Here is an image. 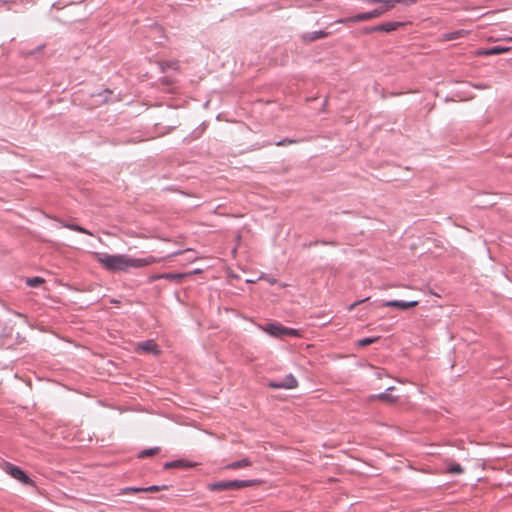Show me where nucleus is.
<instances>
[{
    "mask_svg": "<svg viewBox=\"0 0 512 512\" xmlns=\"http://www.w3.org/2000/svg\"><path fill=\"white\" fill-rule=\"evenodd\" d=\"M97 261L108 271L121 272L128 271L130 268L145 267L157 263L160 260L153 256L147 258H132L123 254H98Z\"/></svg>",
    "mask_w": 512,
    "mask_h": 512,
    "instance_id": "1",
    "label": "nucleus"
},
{
    "mask_svg": "<svg viewBox=\"0 0 512 512\" xmlns=\"http://www.w3.org/2000/svg\"><path fill=\"white\" fill-rule=\"evenodd\" d=\"M257 480H231V481H220L211 483L208 485L210 491H225V490H237L245 487H251L258 485Z\"/></svg>",
    "mask_w": 512,
    "mask_h": 512,
    "instance_id": "2",
    "label": "nucleus"
},
{
    "mask_svg": "<svg viewBox=\"0 0 512 512\" xmlns=\"http://www.w3.org/2000/svg\"><path fill=\"white\" fill-rule=\"evenodd\" d=\"M265 332L273 337H283V336H297V330L286 328L280 324H267L261 327Z\"/></svg>",
    "mask_w": 512,
    "mask_h": 512,
    "instance_id": "3",
    "label": "nucleus"
},
{
    "mask_svg": "<svg viewBox=\"0 0 512 512\" xmlns=\"http://www.w3.org/2000/svg\"><path fill=\"white\" fill-rule=\"evenodd\" d=\"M5 471L11 475L14 479L22 482L23 484L32 485L33 481L25 474L23 470L19 467L14 466L10 463H7L5 466Z\"/></svg>",
    "mask_w": 512,
    "mask_h": 512,
    "instance_id": "4",
    "label": "nucleus"
},
{
    "mask_svg": "<svg viewBox=\"0 0 512 512\" xmlns=\"http://www.w3.org/2000/svg\"><path fill=\"white\" fill-rule=\"evenodd\" d=\"M381 15H383V10H381L380 7H378L372 11L359 13L352 17H349L347 19V22H353V23L363 22V21L374 19V18H378Z\"/></svg>",
    "mask_w": 512,
    "mask_h": 512,
    "instance_id": "5",
    "label": "nucleus"
},
{
    "mask_svg": "<svg viewBox=\"0 0 512 512\" xmlns=\"http://www.w3.org/2000/svg\"><path fill=\"white\" fill-rule=\"evenodd\" d=\"M404 25H405L404 22L389 21V22H384V23L369 27V31L390 33L392 31H396L398 28H400Z\"/></svg>",
    "mask_w": 512,
    "mask_h": 512,
    "instance_id": "6",
    "label": "nucleus"
},
{
    "mask_svg": "<svg viewBox=\"0 0 512 512\" xmlns=\"http://www.w3.org/2000/svg\"><path fill=\"white\" fill-rule=\"evenodd\" d=\"M418 305L417 300L413 301H403V300H389L383 303L384 307L397 308L400 310H407L409 308L415 307Z\"/></svg>",
    "mask_w": 512,
    "mask_h": 512,
    "instance_id": "7",
    "label": "nucleus"
},
{
    "mask_svg": "<svg viewBox=\"0 0 512 512\" xmlns=\"http://www.w3.org/2000/svg\"><path fill=\"white\" fill-rule=\"evenodd\" d=\"M298 385L297 380L293 375H287L282 381L280 382H271L269 386L274 389H293L296 388Z\"/></svg>",
    "mask_w": 512,
    "mask_h": 512,
    "instance_id": "8",
    "label": "nucleus"
},
{
    "mask_svg": "<svg viewBox=\"0 0 512 512\" xmlns=\"http://www.w3.org/2000/svg\"><path fill=\"white\" fill-rule=\"evenodd\" d=\"M136 349L139 352L152 353L155 355L159 353L158 345L153 340H147L139 343Z\"/></svg>",
    "mask_w": 512,
    "mask_h": 512,
    "instance_id": "9",
    "label": "nucleus"
},
{
    "mask_svg": "<svg viewBox=\"0 0 512 512\" xmlns=\"http://www.w3.org/2000/svg\"><path fill=\"white\" fill-rule=\"evenodd\" d=\"M510 48L509 47H504V46H493L489 49H485V50H482L479 54L481 55H485V56H490V55H498V54H502V53H505L507 51H509Z\"/></svg>",
    "mask_w": 512,
    "mask_h": 512,
    "instance_id": "10",
    "label": "nucleus"
},
{
    "mask_svg": "<svg viewBox=\"0 0 512 512\" xmlns=\"http://www.w3.org/2000/svg\"><path fill=\"white\" fill-rule=\"evenodd\" d=\"M195 466V464L193 463H189L185 460H177V461H172V462H168L164 465V468L165 469H170V468H189V467H193Z\"/></svg>",
    "mask_w": 512,
    "mask_h": 512,
    "instance_id": "11",
    "label": "nucleus"
},
{
    "mask_svg": "<svg viewBox=\"0 0 512 512\" xmlns=\"http://www.w3.org/2000/svg\"><path fill=\"white\" fill-rule=\"evenodd\" d=\"M249 466H251V461L248 458H244L240 461H235L231 464H228L225 468L231 469V470H236V469L245 468V467H249Z\"/></svg>",
    "mask_w": 512,
    "mask_h": 512,
    "instance_id": "12",
    "label": "nucleus"
},
{
    "mask_svg": "<svg viewBox=\"0 0 512 512\" xmlns=\"http://www.w3.org/2000/svg\"><path fill=\"white\" fill-rule=\"evenodd\" d=\"M62 226L65 227V228H68L70 230H73V231H77V232H80V233H84V234H87V235H90L92 236L93 234L88 231L87 229L79 226V225H76V224H70V223H65V222H61Z\"/></svg>",
    "mask_w": 512,
    "mask_h": 512,
    "instance_id": "13",
    "label": "nucleus"
},
{
    "mask_svg": "<svg viewBox=\"0 0 512 512\" xmlns=\"http://www.w3.org/2000/svg\"><path fill=\"white\" fill-rule=\"evenodd\" d=\"M44 282L45 280L41 277H32L26 279V284L33 288L42 285Z\"/></svg>",
    "mask_w": 512,
    "mask_h": 512,
    "instance_id": "14",
    "label": "nucleus"
},
{
    "mask_svg": "<svg viewBox=\"0 0 512 512\" xmlns=\"http://www.w3.org/2000/svg\"><path fill=\"white\" fill-rule=\"evenodd\" d=\"M380 4H382V6H380V9L383 10V14H384L385 12L394 8L397 3L395 0H382V2H380Z\"/></svg>",
    "mask_w": 512,
    "mask_h": 512,
    "instance_id": "15",
    "label": "nucleus"
},
{
    "mask_svg": "<svg viewBox=\"0 0 512 512\" xmlns=\"http://www.w3.org/2000/svg\"><path fill=\"white\" fill-rule=\"evenodd\" d=\"M159 451H160V448H158V447L146 449L139 454V458L154 456V455L158 454Z\"/></svg>",
    "mask_w": 512,
    "mask_h": 512,
    "instance_id": "16",
    "label": "nucleus"
},
{
    "mask_svg": "<svg viewBox=\"0 0 512 512\" xmlns=\"http://www.w3.org/2000/svg\"><path fill=\"white\" fill-rule=\"evenodd\" d=\"M185 276H187V274H172V273H168V274H164V275L160 276V278H165V279H168V280H175V281L180 282Z\"/></svg>",
    "mask_w": 512,
    "mask_h": 512,
    "instance_id": "17",
    "label": "nucleus"
},
{
    "mask_svg": "<svg viewBox=\"0 0 512 512\" xmlns=\"http://www.w3.org/2000/svg\"><path fill=\"white\" fill-rule=\"evenodd\" d=\"M447 470H448V472L453 473V474H461L463 472L462 466L457 463L449 465Z\"/></svg>",
    "mask_w": 512,
    "mask_h": 512,
    "instance_id": "18",
    "label": "nucleus"
},
{
    "mask_svg": "<svg viewBox=\"0 0 512 512\" xmlns=\"http://www.w3.org/2000/svg\"><path fill=\"white\" fill-rule=\"evenodd\" d=\"M142 492L141 488H133V487H128V488H123L119 491L118 495H125V494H130V493H140Z\"/></svg>",
    "mask_w": 512,
    "mask_h": 512,
    "instance_id": "19",
    "label": "nucleus"
},
{
    "mask_svg": "<svg viewBox=\"0 0 512 512\" xmlns=\"http://www.w3.org/2000/svg\"><path fill=\"white\" fill-rule=\"evenodd\" d=\"M377 398L380 399V400L389 401V402H395L396 401V397H393V396L389 395L387 392L380 393L377 396Z\"/></svg>",
    "mask_w": 512,
    "mask_h": 512,
    "instance_id": "20",
    "label": "nucleus"
},
{
    "mask_svg": "<svg viewBox=\"0 0 512 512\" xmlns=\"http://www.w3.org/2000/svg\"><path fill=\"white\" fill-rule=\"evenodd\" d=\"M376 340L377 338H363L358 341V346L365 347L374 343Z\"/></svg>",
    "mask_w": 512,
    "mask_h": 512,
    "instance_id": "21",
    "label": "nucleus"
},
{
    "mask_svg": "<svg viewBox=\"0 0 512 512\" xmlns=\"http://www.w3.org/2000/svg\"><path fill=\"white\" fill-rule=\"evenodd\" d=\"M142 492H158L161 490V487L159 486H150L146 488H141Z\"/></svg>",
    "mask_w": 512,
    "mask_h": 512,
    "instance_id": "22",
    "label": "nucleus"
},
{
    "mask_svg": "<svg viewBox=\"0 0 512 512\" xmlns=\"http://www.w3.org/2000/svg\"><path fill=\"white\" fill-rule=\"evenodd\" d=\"M397 4H403L405 6H410L416 3L417 0H395Z\"/></svg>",
    "mask_w": 512,
    "mask_h": 512,
    "instance_id": "23",
    "label": "nucleus"
},
{
    "mask_svg": "<svg viewBox=\"0 0 512 512\" xmlns=\"http://www.w3.org/2000/svg\"><path fill=\"white\" fill-rule=\"evenodd\" d=\"M461 34H462V31H456V32H453V33L449 34V36L447 37V39H448V40L456 39V38H458Z\"/></svg>",
    "mask_w": 512,
    "mask_h": 512,
    "instance_id": "24",
    "label": "nucleus"
},
{
    "mask_svg": "<svg viewBox=\"0 0 512 512\" xmlns=\"http://www.w3.org/2000/svg\"><path fill=\"white\" fill-rule=\"evenodd\" d=\"M366 3L368 4H375V3H379L382 2V0H364Z\"/></svg>",
    "mask_w": 512,
    "mask_h": 512,
    "instance_id": "25",
    "label": "nucleus"
},
{
    "mask_svg": "<svg viewBox=\"0 0 512 512\" xmlns=\"http://www.w3.org/2000/svg\"><path fill=\"white\" fill-rule=\"evenodd\" d=\"M360 302H355L353 304L350 305L349 309H353L354 307H356Z\"/></svg>",
    "mask_w": 512,
    "mask_h": 512,
    "instance_id": "26",
    "label": "nucleus"
},
{
    "mask_svg": "<svg viewBox=\"0 0 512 512\" xmlns=\"http://www.w3.org/2000/svg\"><path fill=\"white\" fill-rule=\"evenodd\" d=\"M284 143H292V141H290V140H289V141H286V140H285L284 142H278V143H277V145H283Z\"/></svg>",
    "mask_w": 512,
    "mask_h": 512,
    "instance_id": "27",
    "label": "nucleus"
},
{
    "mask_svg": "<svg viewBox=\"0 0 512 512\" xmlns=\"http://www.w3.org/2000/svg\"><path fill=\"white\" fill-rule=\"evenodd\" d=\"M365 32H366V33H372L373 31H369V28H366V29H365Z\"/></svg>",
    "mask_w": 512,
    "mask_h": 512,
    "instance_id": "28",
    "label": "nucleus"
},
{
    "mask_svg": "<svg viewBox=\"0 0 512 512\" xmlns=\"http://www.w3.org/2000/svg\"><path fill=\"white\" fill-rule=\"evenodd\" d=\"M393 389H394V387H388V388H387V391H391V390H393Z\"/></svg>",
    "mask_w": 512,
    "mask_h": 512,
    "instance_id": "29",
    "label": "nucleus"
}]
</instances>
